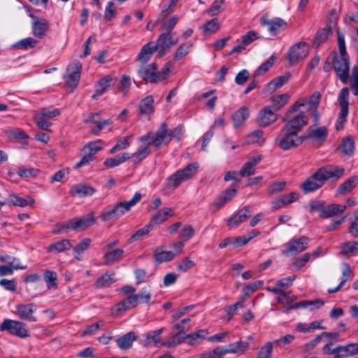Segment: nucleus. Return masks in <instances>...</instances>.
<instances>
[{
	"mask_svg": "<svg viewBox=\"0 0 358 358\" xmlns=\"http://www.w3.org/2000/svg\"><path fill=\"white\" fill-rule=\"evenodd\" d=\"M308 55V47L305 42L294 44L288 51V60L294 66L303 60Z\"/></svg>",
	"mask_w": 358,
	"mask_h": 358,
	"instance_id": "obj_12",
	"label": "nucleus"
},
{
	"mask_svg": "<svg viewBox=\"0 0 358 358\" xmlns=\"http://www.w3.org/2000/svg\"><path fill=\"white\" fill-rule=\"evenodd\" d=\"M321 93L319 92H315L308 99H305L296 101L289 109V113L290 112H298L301 107H305L306 111L313 118L315 124H317L320 120V113L318 111V106L321 101Z\"/></svg>",
	"mask_w": 358,
	"mask_h": 358,
	"instance_id": "obj_5",
	"label": "nucleus"
},
{
	"mask_svg": "<svg viewBox=\"0 0 358 358\" xmlns=\"http://www.w3.org/2000/svg\"><path fill=\"white\" fill-rule=\"evenodd\" d=\"M248 117V108L246 107L241 108L232 116L234 126L236 128L242 126Z\"/></svg>",
	"mask_w": 358,
	"mask_h": 358,
	"instance_id": "obj_34",
	"label": "nucleus"
},
{
	"mask_svg": "<svg viewBox=\"0 0 358 358\" xmlns=\"http://www.w3.org/2000/svg\"><path fill=\"white\" fill-rule=\"evenodd\" d=\"M260 24L267 27L268 31L271 36H275L287 28V22L280 17L268 20L266 17L262 16L260 18Z\"/></svg>",
	"mask_w": 358,
	"mask_h": 358,
	"instance_id": "obj_13",
	"label": "nucleus"
},
{
	"mask_svg": "<svg viewBox=\"0 0 358 358\" xmlns=\"http://www.w3.org/2000/svg\"><path fill=\"white\" fill-rule=\"evenodd\" d=\"M303 138L296 131L282 127L275 138V143L283 150H288L300 145Z\"/></svg>",
	"mask_w": 358,
	"mask_h": 358,
	"instance_id": "obj_7",
	"label": "nucleus"
},
{
	"mask_svg": "<svg viewBox=\"0 0 358 358\" xmlns=\"http://www.w3.org/2000/svg\"><path fill=\"white\" fill-rule=\"evenodd\" d=\"M82 64L80 62L71 63L67 69V72L64 76V80L67 85L75 87L78 85L80 78V71Z\"/></svg>",
	"mask_w": 358,
	"mask_h": 358,
	"instance_id": "obj_15",
	"label": "nucleus"
},
{
	"mask_svg": "<svg viewBox=\"0 0 358 358\" xmlns=\"http://www.w3.org/2000/svg\"><path fill=\"white\" fill-rule=\"evenodd\" d=\"M91 239L85 238L82 239L73 249L74 257L80 260L82 257V255L85 252L91 244Z\"/></svg>",
	"mask_w": 358,
	"mask_h": 358,
	"instance_id": "obj_41",
	"label": "nucleus"
},
{
	"mask_svg": "<svg viewBox=\"0 0 358 358\" xmlns=\"http://www.w3.org/2000/svg\"><path fill=\"white\" fill-rule=\"evenodd\" d=\"M333 66L336 76L344 84L348 83L350 61L348 56H338L336 55L334 57Z\"/></svg>",
	"mask_w": 358,
	"mask_h": 358,
	"instance_id": "obj_11",
	"label": "nucleus"
},
{
	"mask_svg": "<svg viewBox=\"0 0 358 358\" xmlns=\"http://www.w3.org/2000/svg\"><path fill=\"white\" fill-rule=\"evenodd\" d=\"M185 338H187L186 336H183L182 334L176 333L171 336L170 338L164 341L163 347H166L168 348H174L177 345L181 343L185 340Z\"/></svg>",
	"mask_w": 358,
	"mask_h": 358,
	"instance_id": "obj_54",
	"label": "nucleus"
},
{
	"mask_svg": "<svg viewBox=\"0 0 358 358\" xmlns=\"http://www.w3.org/2000/svg\"><path fill=\"white\" fill-rule=\"evenodd\" d=\"M152 295L146 289H142L138 294L129 295L116 305L117 312H124L135 308L138 303H149Z\"/></svg>",
	"mask_w": 358,
	"mask_h": 358,
	"instance_id": "obj_8",
	"label": "nucleus"
},
{
	"mask_svg": "<svg viewBox=\"0 0 358 358\" xmlns=\"http://www.w3.org/2000/svg\"><path fill=\"white\" fill-rule=\"evenodd\" d=\"M140 145L136 152L132 154L133 162L138 164L151 152L150 146L157 150L167 145L171 141V136L166 123H162L156 132H149L139 138Z\"/></svg>",
	"mask_w": 358,
	"mask_h": 358,
	"instance_id": "obj_1",
	"label": "nucleus"
},
{
	"mask_svg": "<svg viewBox=\"0 0 358 358\" xmlns=\"http://www.w3.org/2000/svg\"><path fill=\"white\" fill-rule=\"evenodd\" d=\"M72 248V243L69 239H62L52 244L46 248V251L54 255L64 252Z\"/></svg>",
	"mask_w": 358,
	"mask_h": 358,
	"instance_id": "obj_24",
	"label": "nucleus"
},
{
	"mask_svg": "<svg viewBox=\"0 0 358 358\" xmlns=\"http://www.w3.org/2000/svg\"><path fill=\"white\" fill-rule=\"evenodd\" d=\"M95 192V189L92 187L84 184H76L71 188V194L72 195H78L80 197L91 196Z\"/></svg>",
	"mask_w": 358,
	"mask_h": 358,
	"instance_id": "obj_28",
	"label": "nucleus"
},
{
	"mask_svg": "<svg viewBox=\"0 0 358 358\" xmlns=\"http://www.w3.org/2000/svg\"><path fill=\"white\" fill-rule=\"evenodd\" d=\"M289 95L287 94H282L273 96L271 98L272 105L275 110H279L283 107L289 101Z\"/></svg>",
	"mask_w": 358,
	"mask_h": 358,
	"instance_id": "obj_48",
	"label": "nucleus"
},
{
	"mask_svg": "<svg viewBox=\"0 0 358 358\" xmlns=\"http://www.w3.org/2000/svg\"><path fill=\"white\" fill-rule=\"evenodd\" d=\"M34 307L33 303L17 305L16 306L15 313L22 320L36 322L37 319L34 315Z\"/></svg>",
	"mask_w": 358,
	"mask_h": 358,
	"instance_id": "obj_20",
	"label": "nucleus"
},
{
	"mask_svg": "<svg viewBox=\"0 0 358 358\" xmlns=\"http://www.w3.org/2000/svg\"><path fill=\"white\" fill-rule=\"evenodd\" d=\"M114 281L113 273L107 271L96 280V286L99 287L108 286Z\"/></svg>",
	"mask_w": 358,
	"mask_h": 358,
	"instance_id": "obj_63",
	"label": "nucleus"
},
{
	"mask_svg": "<svg viewBox=\"0 0 358 358\" xmlns=\"http://www.w3.org/2000/svg\"><path fill=\"white\" fill-rule=\"evenodd\" d=\"M324 302L320 299L302 301L292 305L287 310L297 309L299 308H309L310 310L319 308L324 305Z\"/></svg>",
	"mask_w": 358,
	"mask_h": 358,
	"instance_id": "obj_33",
	"label": "nucleus"
},
{
	"mask_svg": "<svg viewBox=\"0 0 358 358\" xmlns=\"http://www.w3.org/2000/svg\"><path fill=\"white\" fill-rule=\"evenodd\" d=\"M309 239L306 236L292 238L282 245L281 253L285 257H291L303 252L308 247Z\"/></svg>",
	"mask_w": 358,
	"mask_h": 358,
	"instance_id": "obj_9",
	"label": "nucleus"
},
{
	"mask_svg": "<svg viewBox=\"0 0 358 358\" xmlns=\"http://www.w3.org/2000/svg\"><path fill=\"white\" fill-rule=\"evenodd\" d=\"M97 115V114H93L92 115L85 120V122H92L96 124V127L92 129V132L94 134H98L99 132L101 129H103L106 126L110 125L113 122L110 119H108L102 122H97L95 120V117Z\"/></svg>",
	"mask_w": 358,
	"mask_h": 358,
	"instance_id": "obj_46",
	"label": "nucleus"
},
{
	"mask_svg": "<svg viewBox=\"0 0 358 358\" xmlns=\"http://www.w3.org/2000/svg\"><path fill=\"white\" fill-rule=\"evenodd\" d=\"M34 203V199H30L29 201H27L24 198L20 197L15 194H10L7 199V204L10 206L25 207L28 205H32Z\"/></svg>",
	"mask_w": 358,
	"mask_h": 358,
	"instance_id": "obj_39",
	"label": "nucleus"
},
{
	"mask_svg": "<svg viewBox=\"0 0 358 358\" xmlns=\"http://www.w3.org/2000/svg\"><path fill=\"white\" fill-rule=\"evenodd\" d=\"M96 224V217L93 212H90L81 217H76L66 222L58 224L57 229L54 230L55 234L67 232L70 230L82 231L87 229Z\"/></svg>",
	"mask_w": 358,
	"mask_h": 358,
	"instance_id": "obj_3",
	"label": "nucleus"
},
{
	"mask_svg": "<svg viewBox=\"0 0 358 358\" xmlns=\"http://www.w3.org/2000/svg\"><path fill=\"white\" fill-rule=\"evenodd\" d=\"M141 199L140 193H135L133 198L128 201H121L113 206L105 209L100 215L103 222H107L118 217L128 212L131 207L134 206Z\"/></svg>",
	"mask_w": 358,
	"mask_h": 358,
	"instance_id": "obj_6",
	"label": "nucleus"
},
{
	"mask_svg": "<svg viewBox=\"0 0 358 358\" xmlns=\"http://www.w3.org/2000/svg\"><path fill=\"white\" fill-rule=\"evenodd\" d=\"M178 20L179 18L177 15H173L169 20H164L160 27V30L164 31V32H172V30L178 22Z\"/></svg>",
	"mask_w": 358,
	"mask_h": 358,
	"instance_id": "obj_61",
	"label": "nucleus"
},
{
	"mask_svg": "<svg viewBox=\"0 0 358 358\" xmlns=\"http://www.w3.org/2000/svg\"><path fill=\"white\" fill-rule=\"evenodd\" d=\"M137 338L134 331H130L116 340L118 347L122 350H127L132 346V343Z\"/></svg>",
	"mask_w": 358,
	"mask_h": 358,
	"instance_id": "obj_31",
	"label": "nucleus"
},
{
	"mask_svg": "<svg viewBox=\"0 0 358 358\" xmlns=\"http://www.w3.org/2000/svg\"><path fill=\"white\" fill-rule=\"evenodd\" d=\"M291 77L290 73L287 72L284 75L279 76L268 83L265 87V92L272 94L278 89L286 84Z\"/></svg>",
	"mask_w": 358,
	"mask_h": 358,
	"instance_id": "obj_23",
	"label": "nucleus"
},
{
	"mask_svg": "<svg viewBox=\"0 0 358 358\" xmlns=\"http://www.w3.org/2000/svg\"><path fill=\"white\" fill-rule=\"evenodd\" d=\"M340 148L343 153L348 156H352L355 150V140L350 136H346L343 139Z\"/></svg>",
	"mask_w": 358,
	"mask_h": 358,
	"instance_id": "obj_43",
	"label": "nucleus"
},
{
	"mask_svg": "<svg viewBox=\"0 0 358 358\" xmlns=\"http://www.w3.org/2000/svg\"><path fill=\"white\" fill-rule=\"evenodd\" d=\"M138 74L144 80L150 83H155L164 79V76H161V74L157 71V66L153 63L141 68L138 71Z\"/></svg>",
	"mask_w": 358,
	"mask_h": 358,
	"instance_id": "obj_18",
	"label": "nucleus"
},
{
	"mask_svg": "<svg viewBox=\"0 0 358 358\" xmlns=\"http://www.w3.org/2000/svg\"><path fill=\"white\" fill-rule=\"evenodd\" d=\"M336 352L338 357H349L358 354V343H350L346 345H339Z\"/></svg>",
	"mask_w": 358,
	"mask_h": 358,
	"instance_id": "obj_32",
	"label": "nucleus"
},
{
	"mask_svg": "<svg viewBox=\"0 0 358 358\" xmlns=\"http://www.w3.org/2000/svg\"><path fill=\"white\" fill-rule=\"evenodd\" d=\"M328 135L326 127H320L316 129H308V136L314 140L324 141Z\"/></svg>",
	"mask_w": 358,
	"mask_h": 358,
	"instance_id": "obj_42",
	"label": "nucleus"
},
{
	"mask_svg": "<svg viewBox=\"0 0 358 358\" xmlns=\"http://www.w3.org/2000/svg\"><path fill=\"white\" fill-rule=\"evenodd\" d=\"M44 280L48 289L56 288L57 287V275L55 271L46 270L44 274Z\"/></svg>",
	"mask_w": 358,
	"mask_h": 358,
	"instance_id": "obj_56",
	"label": "nucleus"
},
{
	"mask_svg": "<svg viewBox=\"0 0 358 358\" xmlns=\"http://www.w3.org/2000/svg\"><path fill=\"white\" fill-rule=\"evenodd\" d=\"M318 255V251L315 250L312 253H305L301 257L296 258L294 262L295 266L301 268L306 266L311 259H315Z\"/></svg>",
	"mask_w": 358,
	"mask_h": 358,
	"instance_id": "obj_50",
	"label": "nucleus"
},
{
	"mask_svg": "<svg viewBox=\"0 0 358 358\" xmlns=\"http://www.w3.org/2000/svg\"><path fill=\"white\" fill-rule=\"evenodd\" d=\"M173 210L171 208H163L156 212L150 221L152 226L158 225L165 222L169 217L173 216Z\"/></svg>",
	"mask_w": 358,
	"mask_h": 358,
	"instance_id": "obj_25",
	"label": "nucleus"
},
{
	"mask_svg": "<svg viewBox=\"0 0 358 358\" xmlns=\"http://www.w3.org/2000/svg\"><path fill=\"white\" fill-rule=\"evenodd\" d=\"M164 329L161 328L155 331H149L143 335L141 343L145 347L154 346L156 348L163 347L164 341H162L161 335Z\"/></svg>",
	"mask_w": 358,
	"mask_h": 358,
	"instance_id": "obj_16",
	"label": "nucleus"
},
{
	"mask_svg": "<svg viewBox=\"0 0 358 358\" xmlns=\"http://www.w3.org/2000/svg\"><path fill=\"white\" fill-rule=\"evenodd\" d=\"M348 99H349V90L348 87H344L340 92L338 97L341 110H349V109H348V105H349Z\"/></svg>",
	"mask_w": 358,
	"mask_h": 358,
	"instance_id": "obj_57",
	"label": "nucleus"
},
{
	"mask_svg": "<svg viewBox=\"0 0 358 358\" xmlns=\"http://www.w3.org/2000/svg\"><path fill=\"white\" fill-rule=\"evenodd\" d=\"M130 158L133 159L132 155H130L127 152H124L115 156V157L107 158L104 161L103 164L107 167L113 168L124 163Z\"/></svg>",
	"mask_w": 358,
	"mask_h": 358,
	"instance_id": "obj_36",
	"label": "nucleus"
},
{
	"mask_svg": "<svg viewBox=\"0 0 358 358\" xmlns=\"http://www.w3.org/2000/svg\"><path fill=\"white\" fill-rule=\"evenodd\" d=\"M236 191V187L227 189L220 197L219 201L216 203L217 207L219 208L222 207L227 201L231 200L235 196Z\"/></svg>",
	"mask_w": 358,
	"mask_h": 358,
	"instance_id": "obj_58",
	"label": "nucleus"
},
{
	"mask_svg": "<svg viewBox=\"0 0 358 358\" xmlns=\"http://www.w3.org/2000/svg\"><path fill=\"white\" fill-rule=\"evenodd\" d=\"M344 169L334 165H328L318 169L300 186L305 194L315 192L322 187L328 180H338L344 173Z\"/></svg>",
	"mask_w": 358,
	"mask_h": 358,
	"instance_id": "obj_2",
	"label": "nucleus"
},
{
	"mask_svg": "<svg viewBox=\"0 0 358 358\" xmlns=\"http://www.w3.org/2000/svg\"><path fill=\"white\" fill-rule=\"evenodd\" d=\"M330 34L331 29L329 27H325L318 30L315 38V45H320L328 38Z\"/></svg>",
	"mask_w": 358,
	"mask_h": 358,
	"instance_id": "obj_60",
	"label": "nucleus"
},
{
	"mask_svg": "<svg viewBox=\"0 0 358 358\" xmlns=\"http://www.w3.org/2000/svg\"><path fill=\"white\" fill-rule=\"evenodd\" d=\"M252 212V208L250 206L243 208L227 220V226L229 227H237L248 218L251 215Z\"/></svg>",
	"mask_w": 358,
	"mask_h": 358,
	"instance_id": "obj_21",
	"label": "nucleus"
},
{
	"mask_svg": "<svg viewBox=\"0 0 358 358\" xmlns=\"http://www.w3.org/2000/svg\"><path fill=\"white\" fill-rule=\"evenodd\" d=\"M226 355L225 349L222 347H217L212 350L207 351L201 354V358H222Z\"/></svg>",
	"mask_w": 358,
	"mask_h": 358,
	"instance_id": "obj_59",
	"label": "nucleus"
},
{
	"mask_svg": "<svg viewBox=\"0 0 358 358\" xmlns=\"http://www.w3.org/2000/svg\"><path fill=\"white\" fill-rule=\"evenodd\" d=\"M248 342L238 341L229 345L227 348H224L226 354L229 353H243L248 348Z\"/></svg>",
	"mask_w": 358,
	"mask_h": 358,
	"instance_id": "obj_44",
	"label": "nucleus"
},
{
	"mask_svg": "<svg viewBox=\"0 0 358 358\" xmlns=\"http://www.w3.org/2000/svg\"><path fill=\"white\" fill-rule=\"evenodd\" d=\"M31 17L34 19L32 22L33 34L36 37L42 38L48 30V22L44 18L38 19L34 15H31Z\"/></svg>",
	"mask_w": 358,
	"mask_h": 358,
	"instance_id": "obj_26",
	"label": "nucleus"
},
{
	"mask_svg": "<svg viewBox=\"0 0 358 358\" xmlns=\"http://www.w3.org/2000/svg\"><path fill=\"white\" fill-rule=\"evenodd\" d=\"M34 120L36 125L41 129L48 131L52 123L46 118H45L41 113L34 116Z\"/></svg>",
	"mask_w": 358,
	"mask_h": 358,
	"instance_id": "obj_64",
	"label": "nucleus"
},
{
	"mask_svg": "<svg viewBox=\"0 0 358 358\" xmlns=\"http://www.w3.org/2000/svg\"><path fill=\"white\" fill-rule=\"evenodd\" d=\"M178 38L173 37L172 32L161 34L156 41L159 57H162L166 51L178 43Z\"/></svg>",
	"mask_w": 358,
	"mask_h": 358,
	"instance_id": "obj_14",
	"label": "nucleus"
},
{
	"mask_svg": "<svg viewBox=\"0 0 358 358\" xmlns=\"http://www.w3.org/2000/svg\"><path fill=\"white\" fill-rule=\"evenodd\" d=\"M192 49V43L191 41H187L180 44L176 49L174 55L173 60L178 61L185 57Z\"/></svg>",
	"mask_w": 358,
	"mask_h": 358,
	"instance_id": "obj_38",
	"label": "nucleus"
},
{
	"mask_svg": "<svg viewBox=\"0 0 358 358\" xmlns=\"http://www.w3.org/2000/svg\"><path fill=\"white\" fill-rule=\"evenodd\" d=\"M3 328L10 334L20 338H27L29 336V333L26 328V324L19 321L9 320L8 324H4Z\"/></svg>",
	"mask_w": 358,
	"mask_h": 358,
	"instance_id": "obj_19",
	"label": "nucleus"
},
{
	"mask_svg": "<svg viewBox=\"0 0 358 358\" xmlns=\"http://www.w3.org/2000/svg\"><path fill=\"white\" fill-rule=\"evenodd\" d=\"M113 78L110 76H108L101 79L99 83L96 85L95 92L92 96L93 99H96L98 96L105 93L110 86V83L112 81Z\"/></svg>",
	"mask_w": 358,
	"mask_h": 358,
	"instance_id": "obj_37",
	"label": "nucleus"
},
{
	"mask_svg": "<svg viewBox=\"0 0 358 358\" xmlns=\"http://www.w3.org/2000/svg\"><path fill=\"white\" fill-rule=\"evenodd\" d=\"M158 52V48L156 47V43L154 44L152 42L147 43L143 46L140 52L138 53L137 60L143 64L148 62L152 54L155 52Z\"/></svg>",
	"mask_w": 358,
	"mask_h": 358,
	"instance_id": "obj_27",
	"label": "nucleus"
},
{
	"mask_svg": "<svg viewBox=\"0 0 358 358\" xmlns=\"http://www.w3.org/2000/svg\"><path fill=\"white\" fill-rule=\"evenodd\" d=\"M175 257L173 251H159L158 249L155 252V259L157 262H168L173 259Z\"/></svg>",
	"mask_w": 358,
	"mask_h": 358,
	"instance_id": "obj_53",
	"label": "nucleus"
},
{
	"mask_svg": "<svg viewBox=\"0 0 358 358\" xmlns=\"http://www.w3.org/2000/svg\"><path fill=\"white\" fill-rule=\"evenodd\" d=\"M263 156L258 155L248 159L240 170V175L243 177L250 176L255 173V166L262 161Z\"/></svg>",
	"mask_w": 358,
	"mask_h": 358,
	"instance_id": "obj_22",
	"label": "nucleus"
},
{
	"mask_svg": "<svg viewBox=\"0 0 358 358\" xmlns=\"http://www.w3.org/2000/svg\"><path fill=\"white\" fill-rule=\"evenodd\" d=\"M103 252L104 253L103 261L106 264H109L118 260L124 254V250L120 248L115 250H103Z\"/></svg>",
	"mask_w": 358,
	"mask_h": 358,
	"instance_id": "obj_35",
	"label": "nucleus"
},
{
	"mask_svg": "<svg viewBox=\"0 0 358 358\" xmlns=\"http://www.w3.org/2000/svg\"><path fill=\"white\" fill-rule=\"evenodd\" d=\"M355 187V178H349L339 186L336 190L337 194L345 195L350 192Z\"/></svg>",
	"mask_w": 358,
	"mask_h": 358,
	"instance_id": "obj_52",
	"label": "nucleus"
},
{
	"mask_svg": "<svg viewBox=\"0 0 358 358\" xmlns=\"http://www.w3.org/2000/svg\"><path fill=\"white\" fill-rule=\"evenodd\" d=\"M198 169L199 164L194 162L178 170L167 178L165 183L166 189L169 192L175 190L182 182L193 178L196 174Z\"/></svg>",
	"mask_w": 358,
	"mask_h": 358,
	"instance_id": "obj_4",
	"label": "nucleus"
},
{
	"mask_svg": "<svg viewBox=\"0 0 358 358\" xmlns=\"http://www.w3.org/2000/svg\"><path fill=\"white\" fill-rule=\"evenodd\" d=\"M36 40L31 37H29L17 41L16 43L13 45V47L18 50H24L34 48L36 45Z\"/></svg>",
	"mask_w": 358,
	"mask_h": 358,
	"instance_id": "obj_51",
	"label": "nucleus"
},
{
	"mask_svg": "<svg viewBox=\"0 0 358 358\" xmlns=\"http://www.w3.org/2000/svg\"><path fill=\"white\" fill-rule=\"evenodd\" d=\"M341 252L347 257L356 255L358 253V242L349 241L343 243L341 247Z\"/></svg>",
	"mask_w": 358,
	"mask_h": 358,
	"instance_id": "obj_40",
	"label": "nucleus"
},
{
	"mask_svg": "<svg viewBox=\"0 0 358 358\" xmlns=\"http://www.w3.org/2000/svg\"><path fill=\"white\" fill-rule=\"evenodd\" d=\"M294 113H289V110L286 112L284 120H287V123L283 127L299 134L300 130L308 124V119L303 112L296 115H293Z\"/></svg>",
	"mask_w": 358,
	"mask_h": 358,
	"instance_id": "obj_10",
	"label": "nucleus"
},
{
	"mask_svg": "<svg viewBox=\"0 0 358 358\" xmlns=\"http://www.w3.org/2000/svg\"><path fill=\"white\" fill-rule=\"evenodd\" d=\"M275 61V57L274 55H271L269 59L262 64L255 71V76H259L264 73H266L268 69L273 65Z\"/></svg>",
	"mask_w": 358,
	"mask_h": 358,
	"instance_id": "obj_62",
	"label": "nucleus"
},
{
	"mask_svg": "<svg viewBox=\"0 0 358 358\" xmlns=\"http://www.w3.org/2000/svg\"><path fill=\"white\" fill-rule=\"evenodd\" d=\"M220 27L217 18H213L203 24L201 28L206 34H209L216 32L220 29Z\"/></svg>",
	"mask_w": 358,
	"mask_h": 358,
	"instance_id": "obj_55",
	"label": "nucleus"
},
{
	"mask_svg": "<svg viewBox=\"0 0 358 358\" xmlns=\"http://www.w3.org/2000/svg\"><path fill=\"white\" fill-rule=\"evenodd\" d=\"M345 207L343 205L332 203L325 208H322L320 212V216L323 218H328L336 215L338 213L344 212Z\"/></svg>",
	"mask_w": 358,
	"mask_h": 358,
	"instance_id": "obj_29",
	"label": "nucleus"
},
{
	"mask_svg": "<svg viewBox=\"0 0 358 358\" xmlns=\"http://www.w3.org/2000/svg\"><path fill=\"white\" fill-rule=\"evenodd\" d=\"M278 119L277 115L270 106L262 108L257 117V123L259 126L266 127L275 122Z\"/></svg>",
	"mask_w": 358,
	"mask_h": 358,
	"instance_id": "obj_17",
	"label": "nucleus"
},
{
	"mask_svg": "<svg viewBox=\"0 0 358 358\" xmlns=\"http://www.w3.org/2000/svg\"><path fill=\"white\" fill-rule=\"evenodd\" d=\"M134 138L133 134H129L120 138L117 143L111 148L110 153H115L117 150H124L127 148Z\"/></svg>",
	"mask_w": 358,
	"mask_h": 358,
	"instance_id": "obj_45",
	"label": "nucleus"
},
{
	"mask_svg": "<svg viewBox=\"0 0 358 358\" xmlns=\"http://www.w3.org/2000/svg\"><path fill=\"white\" fill-rule=\"evenodd\" d=\"M141 114L150 116L154 112V99L152 96H148L142 99L138 104Z\"/></svg>",
	"mask_w": 358,
	"mask_h": 358,
	"instance_id": "obj_30",
	"label": "nucleus"
},
{
	"mask_svg": "<svg viewBox=\"0 0 358 358\" xmlns=\"http://www.w3.org/2000/svg\"><path fill=\"white\" fill-rule=\"evenodd\" d=\"M0 260L7 264L3 266H0V268H25V266H20L18 261L11 256H0Z\"/></svg>",
	"mask_w": 358,
	"mask_h": 358,
	"instance_id": "obj_47",
	"label": "nucleus"
},
{
	"mask_svg": "<svg viewBox=\"0 0 358 358\" xmlns=\"http://www.w3.org/2000/svg\"><path fill=\"white\" fill-rule=\"evenodd\" d=\"M263 135L264 132L262 130L254 131L248 136V143L249 144H257L261 146L264 143Z\"/></svg>",
	"mask_w": 358,
	"mask_h": 358,
	"instance_id": "obj_49",
	"label": "nucleus"
}]
</instances>
